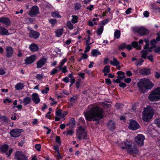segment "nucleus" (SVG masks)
Wrapping results in <instances>:
<instances>
[{
    "label": "nucleus",
    "mask_w": 160,
    "mask_h": 160,
    "mask_svg": "<svg viewBox=\"0 0 160 160\" xmlns=\"http://www.w3.org/2000/svg\"><path fill=\"white\" fill-rule=\"evenodd\" d=\"M36 56L34 55L30 56L29 57H27L25 60V63L27 65L31 64L33 63L36 60Z\"/></svg>",
    "instance_id": "obj_14"
},
{
    "label": "nucleus",
    "mask_w": 160,
    "mask_h": 160,
    "mask_svg": "<svg viewBox=\"0 0 160 160\" xmlns=\"http://www.w3.org/2000/svg\"><path fill=\"white\" fill-rule=\"evenodd\" d=\"M15 156L17 160H28V157L20 151L16 152Z\"/></svg>",
    "instance_id": "obj_10"
},
{
    "label": "nucleus",
    "mask_w": 160,
    "mask_h": 160,
    "mask_svg": "<svg viewBox=\"0 0 160 160\" xmlns=\"http://www.w3.org/2000/svg\"><path fill=\"white\" fill-rule=\"evenodd\" d=\"M103 30V26H101L100 28H98L96 31V33L98 36H100L102 33Z\"/></svg>",
    "instance_id": "obj_34"
},
{
    "label": "nucleus",
    "mask_w": 160,
    "mask_h": 160,
    "mask_svg": "<svg viewBox=\"0 0 160 160\" xmlns=\"http://www.w3.org/2000/svg\"><path fill=\"white\" fill-rule=\"evenodd\" d=\"M78 75L81 77L82 79H84L85 78V74L82 72H79L78 73Z\"/></svg>",
    "instance_id": "obj_61"
},
{
    "label": "nucleus",
    "mask_w": 160,
    "mask_h": 160,
    "mask_svg": "<svg viewBox=\"0 0 160 160\" xmlns=\"http://www.w3.org/2000/svg\"><path fill=\"white\" fill-rule=\"evenodd\" d=\"M107 127L109 130L113 132L116 128L115 123L112 120H110L107 123Z\"/></svg>",
    "instance_id": "obj_17"
},
{
    "label": "nucleus",
    "mask_w": 160,
    "mask_h": 160,
    "mask_svg": "<svg viewBox=\"0 0 160 160\" xmlns=\"http://www.w3.org/2000/svg\"><path fill=\"white\" fill-rule=\"evenodd\" d=\"M0 22L5 24L7 25H9L11 24L9 18L4 17L0 18Z\"/></svg>",
    "instance_id": "obj_19"
},
{
    "label": "nucleus",
    "mask_w": 160,
    "mask_h": 160,
    "mask_svg": "<svg viewBox=\"0 0 160 160\" xmlns=\"http://www.w3.org/2000/svg\"><path fill=\"white\" fill-rule=\"evenodd\" d=\"M84 116L87 121H96L95 124L100 123V120L104 118V111L103 109L98 106L92 107L86 112H84Z\"/></svg>",
    "instance_id": "obj_1"
},
{
    "label": "nucleus",
    "mask_w": 160,
    "mask_h": 160,
    "mask_svg": "<svg viewBox=\"0 0 160 160\" xmlns=\"http://www.w3.org/2000/svg\"><path fill=\"white\" fill-rule=\"evenodd\" d=\"M47 58L44 57L41 58L36 63L37 68H41L47 62Z\"/></svg>",
    "instance_id": "obj_13"
},
{
    "label": "nucleus",
    "mask_w": 160,
    "mask_h": 160,
    "mask_svg": "<svg viewBox=\"0 0 160 160\" xmlns=\"http://www.w3.org/2000/svg\"><path fill=\"white\" fill-rule=\"evenodd\" d=\"M79 123L83 125H85V121L83 118L81 117L79 119Z\"/></svg>",
    "instance_id": "obj_48"
},
{
    "label": "nucleus",
    "mask_w": 160,
    "mask_h": 160,
    "mask_svg": "<svg viewBox=\"0 0 160 160\" xmlns=\"http://www.w3.org/2000/svg\"><path fill=\"white\" fill-rule=\"evenodd\" d=\"M154 112L152 108L149 106L144 108L142 112V119L143 121L148 122L152 118Z\"/></svg>",
    "instance_id": "obj_3"
},
{
    "label": "nucleus",
    "mask_w": 160,
    "mask_h": 160,
    "mask_svg": "<svg viewBox=\"0 0 160 160\" xmlns=\"http://www.w3.org/2000/svg\"><path fill=\"white\" fill-rule=\"evenodd\" d=\"M66 26L70 30H72L73 28V25L70 21H68L66 23Z\"/></svg>",
    "instance_id": "obj_41"
},
{
    "label": "nucleus",
    "mask_w": 160,
    "mask_h": 160,
    "mask_svg": "<svg viewBox=\"0 0 160 160\" xmlns=\"http://www.w3.org/2000/svg\"><path fill=\"white\" fill-rule=\"evenodd\" d=\"M62 110L61 109H59L57 110L55 113L56 115L58 116H60L62 115Z\"/></svg>",
    "instance_id": "obj_50"
},
{
    "label": "nucleus",
    "mask_w": 160,
    "mask_h": 160,
    "mask_svg": "<svg viewBox=\"0 0 160 160\" xmlns=\"http://www.w3.org/2000/svg\"><path fill=\"white\" fill-rule=\"evenodd\" d=\"M124 145H125L124 146H122L121 148L123 149H126L127 151V148H128V140L126 139V141L124 142Z\"/></svg>",
    "instance_id": "obj_47"
},
{
    "label": "nucleus",
    "mask_w": 160,
    "mask_h": 160,
    "mask_svg": "<svg viewBox=\"0 0 160 160\" xmlns=\"http://www.w3.org/2000/svg\"><path fill=\"white\" fill-rule=\"evenodd\" d=\"M145 139L144 136L142 134H138L135 138V141L138 146H142L143 145V141Z\"/></svg>",
    "instance_id": "obj_8"
},
{
    "label": "nucleus",
    "mask_w": 160,
    "mask_h": 160,
    "mask_svg": "<svg viewBox=\"0 0 160 160\" xmlns=\"http://www.w3.org/2000/svg\"><path fill=\"white\" fill-rule=\"evenodd\" d=\"M77 98L78 97L77 96H74L73 97L70 98V101L73 102V103H74L75 102V101L77 99Z\"/></svg>",
    "instance_id": "obj_53"
},
{
    "label": "nucleus",
    "mask_w": 160,
    "mask_h": 160,
    "mask_svg": "<svg viewBox=\"0 0 160 160\" xmlns=\"http://www.w3.org/2000/svg\"><path fill=\"white\" fill-rule=\"evenodd\" d=\"M103 72L109 73L110 72V67L109 65L105 66L103 70Z\"/></svg>",
    "instance_id": "obj_39"
},
{
    "label": "nucleus",
    "mask_w": 160,
    "mask_h": 160,
    "mask_svg": "<svg viewBox=\"0 0 160 160\" xmlns=\"http://www.w3.org/2000/svg\"><path fill=\"white\" fill-rule=\"evenodd\" d=\"M6 54L5 56L7 58H11L13 54L14 50L11 46H7L6 48Z\"/></svg>",
    "instance_id": "obj_12"
},
{
    "label": "nucleus",
    "mask_w": 160,
    "mask_h": 160,
    "mask_svg": "<svg viewBox=\"0 0 160 160\" xmlns=\"http://www.w3.org/2000/svg\"><path fill=\"white\" fill-rule=\"evenodd\" d=\"M105 83L108 85H110L111 84L112 82L110 79L106 78L105 79Z\"/></svg>",
    "instance_id": "obj_60"
},
{
    "label": "nucleus",
    "mask_w": 160,
    "mask_h": 160,
    "mask_svg": "<svg viewBox=\"0 0 160 160\" xmlns=\"http://www.w3.org/2000/svg\"><path fill=\"white\" fill-rule=\"evenodd\" d=\"M40 34L39 32H38L34 30H31L30 32L29 33V36L32 38L35 39H37L38 38Z\"/></svg>",
    "instance_id": "obj_15"
},
{
    "label": "nucleus",
    "mask_w": 160,
    "mask_h": 160,
    "mask_svg": "<svg viewBox=\"0 0 160 160\" xmlns=\"http://www.w3.org/2000/svg\"><path fill=\"white\" fill-rule=\"evenodd\" d=\"M72 18L71 21L72 23L73 24H75L77 23L78 22V17L77 15H72Z\"/></svg>",
    "instance_id": "obj_31"
},
{
    "label": "nucleus",
    "mask_w": 160,
    "mask_h": 160,
    "mask_svg": "<svg viewBox=\"0 0 160 160\" xmlns=\"http://www.w3.org/2000/svg\"><path fill=\"white\" fill-rule=\"evenodd\" d=\"M131 45L134 48L138 49L139 50L141 48L140 45H138L137 42L136 41H133L131 43Z\"/></svg>",
    "instance_id": "obj_27"
},
{
    "label": "nucleus",
    "mask_w": 160,
    "mask_h": 160,
    "mask_svg": "<svg viewBox=\"0 0 160 160\" xmlns=\"http://www.w3.org/2000/svg\"><path fill=\"white\" fill-rule=\"evenodd\" d=\"M128 127L130 130H136L140 128V126L136 121L133 119H130Z\"/></svg>",
    "instance_id": "obj_5"
},
{
    "label": "nucleus",
    "mask_w": 160,
    "mask_h": 160,
    "mask_svg": "<svg viewBox=\"0 0 160 160\" xmlns=\"http://www.w3.org/2000/svg\"><path fill=\"white\" fill-rule=\"evenodd\" d=\"M139 72L142 75H148L151 73L150 70L147 68L140 70Z\"/></svg>",
    "instance_id": "obj_21"
},
{
    "label": "nucleus",
    "mask_w": 160,
    "mask_h": 160,
    "mask_svg": "<svg viewBox=\"0 0 160 160\" xmlns=\"http://www.w3.org/2000/svg\"><path fill=\"white\" fill-rule=\"evenodd\" d=\"M36 149L38 151H41V145L40 144H37L35 146Z\"/></svg>",
    "instance_id": "obj_51"
},
{
    "label": "nucleus",
    "mask_w": 160,
    "mask_h": 160,
    "mask_svg": "<svg viewBox=\"0 0 160 160\" xmlns=\"http://www.w3.org/2000/svg\"><path fill=\"white\" fill-rule=\"evenodd\" d=\"M126 44L125 43L120 44L118 47V49L119 50H123L126 48Z\"/></svg>",
    "instance_id": "obj_44"
},
{
    "label": "nucleus",
    "mask_w": 160,
    "mask_h": 160,
    "mask_svg": "<svg viewBox=\"0 0 160 160\" xmlns=\"http://www.w3.org/2000/svg\"><path fill=\"white\" fill-rule=\"evenodd\" d=\"M24 87V85L22 83H18L15 85V89L18 90L22 89Z\"/></svg>",
    "instance_id": "obj_29"
},
{
    "label": "nucleus",
    "mask_w": 160,
    "mask_h": 160,
    "mask_svg": "<svg viewBox=\"0 0 160 160\" xmlns=\"http://www.w3.org/2000/svg\"><path fill=\"white\" fill-rule=\"evenodd\" d=\"M121 32L120 30H117L115 31L114 33V37L115 38L118 39L120 37Z\"/></svg>",
    "instance_id": "obj_33"
},
{
    "label": "nucleus",
    "mask_w": 160,
    "mask_h": 160,
    "mask_svg": "<svg viewBox=\"0 0 160 160\" xmlns=\"http://www.w3.org/2000/svg\"><path fill=\"white\" fill-rule=\"evenodd\" d=\"M154 50V52L160 54V46L156 47Z\"/></svg>",
    "instance_id": "obj_52"
},
{
    "label": "nucleus",
    "mask_w": 160,
    "mask_h": 160,
    "mask_svg": "<svg viewBox=\"0 0 160 160\" xmlns=\"http://www.w3.org/2000/svg\"><path fill=\"white\" fill-rule=\"evenodd\" d=\"M57 22V20L54 19H50L49 20V22L52 25V26H54Z\"/></svg>",
    "instance_id": "obj_43"
},
{
    "label": "nucleus",
    "mask_w": 160,
    "mask_h": 160,
    "mask_svg": "<svg viewBox=\"0 0 160 160\" xmlns=\"http://www.w3.org/2000/svg\"><path fill=\"white\" fill-rule=\"evenodd\" d=\"M32 99L36 104L39 103L40 101L39 95L37 93H33L32 95Z\"/></svg>",
    "instance_id": "obj_16"
},
{
    "label": "nucleus",
    "mask_w": 160,
    "mask_h": 160,
    "mask_svg": "<svg viewBox=\"0 0 160 160\" xmlns=\"http://www.w3.org/2000/svg\"><path fill=\"white\" fill-rule=\"evenodd\" d=\"M157 41L155 39H153L151 40L150 42V44L151 46H152V48H155L157 47L156 44L157 43Z\"/></svg>",
    "instance_id": "obj_35"
},
{
    "label": "nucleus",
    "mask_w": 160,
    "mask_h": 160,
    "mask_svg": "<svg viewBox=\"0 0 160 160\" xmlns=\"http://www.w3.org/2000/svg\"><path fill=\"white\" fill-rule=\"evenodd\" d=\"M55 142L58 143L59 145H61V141L60 137L59 136H56L55 138Z\"/></svg>",
    "instance_id": "obj_46"
},
{
    "label": "nucleus",
    "mask_w": 160,
    "mask_h": 160,
    "mask_svg": "<svg viewBox=\"0 0 160 160\" xmlns=\"http://www.w3.org/2000/svg\"><path fill=\"white\" fill-rule=\"evenodd\" d=\"M36 79L37 80H41L43 78V75L40 74H38L35 77Z\"/></svg>",
    "instance_id": "obj_54"
},
{
    "label": "nucleus",
    "mask_w": 160,
    "mask_h": 160,
    "mask_svg": "<svg viewBox=\"0 0 160 160\" xmlns=\"http://www.w3.org/2000/svg\"><path fill=\"white\" fill-rule=\"evenodd\" d=\"M144 60L140 58L138 60H137L135 62V64L137 66H140L142 64Z\"/></svg>",
    "instance_id": "obj_38"
},
{
    "label": "nucleus",
    "mask_w": 160,
    "mask_h": 160,
    "mask_svg": "<svg viewBox=\"0 0 160 160\" xmlns=\"http://www.w3.org/2000/svg\"><path fill=\"white\" fill-rule=\"evenodd\" d=\"M136 31L138 32L141 36L148 35L149 33V31L147 28L143 27L137 28Z\"/></svg>",
    "instance_id": "obj_9"
},
{
    "label": "nucleus",
    "mask_w": 160,
    "mask_h": 160,
    "mask_svg": "<svg viewBox=\"0 0 160 160\" xmlns=\"http://www.w3.org/2000/svg\"><path fill=\"white\" fill-rule=\"evenodd\" d=\"M9 146L7 144H4L0 147V152L2 153H4L8 151Z\"/></svg>",
    "instance_id": "obj_22"
},
{
    "label": "nucleus",
    "mask_w": 160,
    "mask_h": 160,
    "mask_svg": "<svg viewBox=\"0 0 160 160\" xmlns=\"http://www.w3.org/2000/svg\"><path fill=\"white\" fill-rule=\"evenodd\" d=\"M81 81V78H80L77 80V81L75 83V85L76 86L77 89H78L80 87Z\"/></svg>",
    "instance_id": "obj_37"
},
{
    "label": "nucleus",
    "mask_w": 160,
    "mask_h": 160,
    "mask_svg": "<svg viewBox=\"0 0 160 160\" xmlns=\"http://www.w3.org/2000/svg\"><path fill=\"white\" fill-rule=\"evenodd\" d=\"M92 56L93 57H97L101 54V52L97 49H93L91 52Z\"/></svg>",
    "instance_id": "obj_25"
},
{
    "label": "nucleus",
    "mask_w": 160,
    "mask_h": 160,
    "mask_svg": "<svg viewBox=\"0 0 160 160\" xmlns=\"http://www.w3.org/2000/svg\"><path fill=\"white\" fill-rule=\"evenodd\" d=\"M51 14L52 16L57 18H61V16L60 15L59 12H51Z\"/></svg>",
    "instance_id": "obj_36"
},
{
    "label": "nucleus",
    "mask_w": 160,
    "mask_h": 160,
    "mask_svg": "<svg viewBox=\"0 0 160 160\" xmlns=\"http://www.w3.org/2000/svg\"><path fill=\"white\" fill-rule=\"evenodd\" d=\"M75 123L76 121H75L74 118H72L69 122V124H70V128H72L75 125Z\"/></svg>",
    "instance_id": "obj_40"
},
{
    "label": "nucleus",
    "mask_w": 160,
    "mask_h": 160,
    "mask_svg": "<svg viewBox=\"0 0 160 160\" xmlns=\"http://www.w3.org/2000/svg\"><path fill=\"white\" fill-rule=\"evenodd\" d=\"M53 149L55 150L57 153H59V146L58 145H55L53 146Z\"/></svg>",
    "instance_id": "obj_49"
},
{
    "label": "nucleus",
    "mask_w": 160,
    "mask_h": 160,
    "mask_svg": "<svg viewBox=\"0 0 160 160\" xmlns=\"http://www.w3.org/2000/svg\"><path fill=\"white\" fill-rule=\"evenodd\" d=\"M127 152L130 155L137 154L139 152V149L136 145L132 142L128 140Z\"/></svg>",
    "instance_id": "obj_4"
},
{
    "label": "nucleus",
    "mask_w": 160,
    "mask_h": 160,
    "mask_svg": "<svg viewBox=\"0 0 160 160\" xmlns=\"http://www.w3.org/2000/svg\"><path fill=\"white\" fill-rule=\"evenodd\" d=\"M108 22V20L107 18L105 19L104 20L102 21L101 23L103 25H105Z\"/></svg>",
    "instance_id": "obj_62"
},
{
    "label": "nucleus",
    "mask_w": 160,
    "mask_h": 160,
    "mask_svg": "<svg viewBox=\"0 0 160 160\" xmlns=\"http://www.w3.org/2000/svg\"><path fill=\"white\" fill-rule=\"evenodd\" d=\"M23 131L22 129H13L10 131V134L11 137L16 138L21 136V132Z\"/></svg>",
    "instance_id": "obj_7"
},
{
    "label": "nucleus",
    "mask_w": 160,
    "mask_h": 160,
    "mask_svg": "<svg viewBox=\"0 0 160 160\" xmlns=\"http://www.w3.org/2000/svg\"><path fill=\"white\" fill-rule=\"evenodd\" d=\"M155 77L157 79L160 78V72H156L155 73Z\"/></svg>",
    "instance_id": "obj_64"
},
{
    "label": "nucleus",
    "mask_w": 160,
    "mask_h": 160,
    "mask_svg": "<svg viewBox=\"0 0 160 160\" xmlns=\"http://www.w3.org/2000/svg\"><path fill=\"white\" fill-rule=\"evenodd\" d=\"M31 102V100L30 98L28 97H26L24 98L22 100V102L25 106H26L29 104Z\"/></svg>",
    "instance_id": "obj_24"
},
{
    "label": "nucleus",
    "mask_w": 160,
    "mask_h": 160,
    "mask_svg": "<svg viewBox=\"0 0 160 160\" xmlns=\"http://www.w3.org/2000/svg\"><path fill=\"white\" fill-rule=\"evenodd\" d=\"M12 150H13V149L12 148L11 149L9 150L8 152H6V155H7V156L8 157H9L10 156L12 153Z\"/></svg>",
    "instance_id": "obj_63"
},
{
    "label": "nucleus",
    "mask_w": 160,
    "mask_h": 160,
    "mask_svg": "<svg viewBox=\"0 0 160 160\" xmlns=\"http://www.w3.org/2000/svg\"><path fill=\"white\" fill-rule=\"evenodd\" d=\"M82 6L80 3H76L74 7V9L75 10H78L80 9Z\"/></svg>",
    "instance_id": "obj_42"
},
{
    "label": "nucleus",
    "mask_w": 160,
    "mask_h": 160,
    "mask_svg": "<svg viewBox=\"0 0 160 160\" xmlns=\"http://www.w3.org/2000/svg\"><path fill=\"white\" fill-rule=\"evenodd\" d=\"M111 10V8H110L108 7L107 8V10H106L105 12H104L103 13V14L102 15V16L103 17L106 16L108 12H109Z\"/></svg>",
    "instance_id": "obj_58"
},
{
    "label": "nucleus",
    "mask_w": 160,
    "mask_h": 160,
    "mask_svg": "<svg viewBox=\"0 0 160 160\" xmlns=\"http://www.w3.org/2000/svg\"><path fill=\"white\" fill-rule=\"evenodd\" d=\"M39 13V8L36 6L35 5L32 7L30 10L28 15L31 17H32L38 14Z\"/></svg>",
    "instance_id": "obj_11"
},
{
    "label": "nucleus",
    "mask_w": 160,
    "mask_h": 160,
    "mask_svg": "<svg viewBox=\"0 0 160 160\" xmlns=\"http://www.w3.org/2000/svg\"><path fill=\"white\" fill-rule=\"evenodd\" d=\"M29 48L32 52H34L38 51V47L35 43H32L30 45Z\"/></svg>",
    "instance_id": "obj_23"
},
{
    "label": "nucleus",
    "mask_w": 160,
    "mask_h": 160,
    "mask_svg": "<svg viewBox=\"0 0 160 160\" xmlns=\"http://www.w3.org/2000/svg\"><path fill=\"white\" fill-rule=\"evenodd\" d=\"M49 90V88L48 87H46L42 91V93L43 94H47L48 93V91Z\"/></svg>",
    "instance_id": "obj_55"
},
{
    "label": "nucleus",
    "mask_w": 160,
    "mask_h": 160,
    "mask_svg": "<svg viewBox=\"0 0 160 160\" xmlns=\"http://www.w3.org/2000/svg\"><path fill=\"white\" fill-rule=\"evenodd\" d=\"M149 100L151 102L157 101L160 100V98L155 89L153 90L148 96Z\"/></svg>",
    "instance_id": "obj_6"
},
{
    "label": "nucleus",
    "mask_w": 160,
    "mask_h": 160,
    "mask_svg": "<svg viewBox=\"0 0 160 160\" xmlns=\"http://www.w3.org/2000/svg\"><path fill=\"white\" fill-rule=\"evenodd\" d=\"M113 61H110V63L114 66H116L117 67L119 66V67L118 68V70H120L121 68L120 66V62L117 60L116 58L115 57L113 58Z\"/></svg>",
    "instance_id": "obj_20"
},
{
    "label": "nucleus",
    "mask_w": 160,
    "mask_h": 160,
    "mask_svg": "<svg viewBox=\"0 0 160 160\" xmlns=\"http://www.w3.org/2000/svg\"><path fill=\"white\" fill-rule=\"evenodd\" d=\"M8 33V31L5 28L0 27V33L3 35H7Z\"/></svg>",
    "instance_id": "obj_26"
},
{
    "label": "nucleus",
    "mask_w": 160,
    "mask_h": 160,
    "mask_svg": "<svg viewBox=\"0 0 160 160\" xmlns=\"http://www.w3.org/2000/svg\"><path fill=\"white\" fill-rule=\"evenodd\" d=\"M119 86L120 88H124L126 87V84L122 82H121L119 85Z\"/></svg>",
    "instance_id": "obj_59"
},
{
    "label": "nucleus",
    "mask_w": 160,
    "mask_h": 160,
    "mask_svg": "<svg viewBox=\"0 0 160 160\" xmlns=\"http://www.w3.org/2000/svg\"><path fill=\"white\" fill-rule=\"evenodd\" d=\"M154 84L149 79H140L137 83V87L140 92L145 93L151 90L154 86Z\"/></svg>",
    "instance_id": "obj_2"
},
{
    "label": "nucleus",
    "mask_w": 160,
    "mask_h": 160,
    "mask_svg": "<svg viewBox=\"0 0 160 160\" xmlns=\"http://www.w3.org/2000/svg\"><path fill=\"white\" fill-rule=\"evenodd\" d=\"M141 52L142 53L141 57L144 59H146L148 54V51L146 50H142Z\"/></svg>",
    "instance_id": "obj_32"
},
{
    "label": "nucleus",
    "mask_w": 160,
    "mask_h": 160,
    "mask_svg": "<svg viewBox=\"0 0 160 160\" xmlns=\"http://www.w3.org/2000/svg\"><path fill=\"white\" fill-rule=\"evenodd\" d=\"M154 122L158 127H160V118L156 119Z\"/></svg>",
    "instance_id": "obj_56"
},
{
    "label": "nucleus",
    "mask_w": 160,
    "mask_h": 160,
    "mask_svg": "<svg viewBox=\"0 0 160 160\" xmlns=\"http://www.w3.org/2000/svg\"><path fill=\"white\" fill-rule=\"evenodd\" d=\"M125 78V76H118L117 79H114L113 80V82L116 83H120L121 82V80L124 79Z\"/></svg>",
    "instance_id": "obj_28"
},
{
    "label": "nucleus",
    "mask_w": 160,
    "mask_h": 160,
    "mask_svg": "<svg viewBox=\"0 0 160 160\" xmlns=\"http://www.w3.org/2000/svg\"><path fill=\"white\" fill-rule=\"evenodd\" d=\"M58 71V69L57 68H55L50 71V74L51 75H53L56 74Z\"/></svg>",
    "instance_id": "obj_45"
},
{
    "label": "nucleus",
    "mask_w": 160,
    "mask_h": 160,
    "mask_svg": "<svg viewBox=\"0 0 160 160\" xmlns=\"http://www.w3.org/2000/svg\"><path fill=\"white\" fill-rule=\"evenodd\" d=\"M63 31L64 29L63 28H62L57 30L55 31V33L58 37H60L62 35Z\"/></svg>",
    "instance_id": "obj_30"
},
{
    "label": "nucleus",
    "mask_w": 160,
    "mask_h": 160,
    "mask_svg": "<svg viewBox=\"0 0 160 160\" xmlns=\"http://www.w3.org/2000/svg\"><path fill=\"white\" fill-rule=\"evenodd\" d=\"M74 133V132L72 130H68L66 132V135H70L72 136Z\"/></svg>",
    "instance_id": "obj_57"
},
{
    "label": "nucleus",
    "mask_w": 160,
    "mask_h": 160,
    "mask_svg": "<svg viewBox=\"0 0 160 160\" xmlns=\"http://www.w3.org/2000/svg\"><path fill=\"white\" fill-rule=\"evenodd\" d=\"M87 132L86 131L80 132L78 136V138L80 141L82 139H87Z\"/></svg>",
    "instance_id": "obj_18"
}]
</instances>
